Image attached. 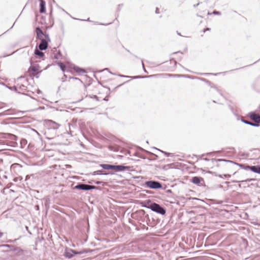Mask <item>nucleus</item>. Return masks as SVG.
<instances>
[{
	"instance_id": "nucleus-21",
	"label": "nucleus",
	"mask_w": 260,
	"mask_h": 260,
	"mask_svg": "<svg viewBox=\"0 0 260 260\" xmlns=\"http://www.w3.org/2000/svg\"><path fill=\"white\" fill-rule=\"evenodd\" d=\"M53 58H54V59H58V57L57 55H54V56L53 57Z\"/></svg>"
},
{
	"instance_id": "nucleus-17",
	"label": "nucleus",
	"mask_w": 260,
	"mask_h": 260,
	"mask_svg": "<svg viewBox=\"0 0 260 260\" xmlns=\"http://www.w3.org/2000/svg\"><path fill=\"white\" fill-rule=\"evenodd\" d=\"M29 69L33 72H36L38 71V68L36 66H32L30 67Z\"/></svg>"
},
{
	"instance_id": "nucleus-10",
	"label": "nucleus",
	"mask_w": 260,
	"mask_h": 260,
	"mask_svg": "<svg viewBox=\"0 0 260 260\" xmlns=\"http://www.w3.org/2000/svg\"><path fill=\"white\" fill-rule=\"evenodd\" d=\"M252 120L255 121V123L259 124L260 123V115L258 114L253 113L250 115Z\"/></svg>"
},
{
	"instance_id": "nucleus-24",
	"label": "nucleus",
	"mask_w": 260,
	"mask_h": 260,
	"mask_svg": "<svg viewBox=\"0 0 260 260\" xmlns=\"http://www.w3.org/2000/svg\"><path fill=\"white\" fill-rule=\"evenodd\" d=\"M2 236H3V233L0 232V238L2 237Z\"/></svg>"
},
{
	"instance_id": "nucleus-1",
	"label": "nucleus",
	"mask_w": 260,
	"mask_h": 260,
	"mask_svg": "<svg viewBox=\"0 0 260 260\" xmlns=\"http://www.w3.org/2000/svg\"><path fill=\"white\" fill-rule=\"evenodd\" d=\"M143 207L150 209L152 211L161 215H164L166 213V210L163 207L155 203H151L150 201H148L147 204L144 205Z\"/></svg>"
},
{
	"instance_id": "nucleus-29",
	"label": "nucleus",
	"mask_w": 260,
	"mask_h": 260,
	"mask_svg": "<svg viewBox=\"0 0 260 260\" xmlns=\"http://www.w3.org/2000/svg\"><path fill=\"white\" fill-rule=\"evenodd\" d=\"M177 33H178V35H180V33H179V32H177Z\"/></svg>"
},
{
	"instance_id": "nucleus-9",
	"label": "nucleus",
	"mask_w": 260,
	"mask_h": 260,
	"mask_svg": "<svg viewBox=\"0 0 260 260\" xmlns=\"http://www.w3.org/2000/svg\"><path fill=\"white\" fill-rule=\"evenodd\" d=\"M36 33H37V36H38V38L39 39H43V36H45V37L46 38H48L49 36L48 35H44L43 31L42 30V29L40 28V27H37L36 28Z\"/></svg>"
},
{
	"instance_id": "nucleus-12",
	"label": "nucleus",
	"mask_w": 260,
	"mask_h": 260,
	"mask_svg": "<svg viewBox=\"0 0 260 260\" xmlns=\"http://www.w3.org/2000/svg\"><path fill=\"white\" fill-rule=\"evenodd\" d=\"M257 166H247V168L253 172L258 173V168Z\"/></svg>"
},
{
	"instance_id": "nucleus-26",
	"label": "nucleus",
	"mask_w": 260,
	"mask_h": 260,
	"mask_svg": "<svg viewBox=\"0 0 260 260\" xmlns=\"http://www.w3.org/2000/svg\"><path fill=\"white\" fill-rule=\"evenodd\" d=\"M214 14H218V13H219V12H216V11H215V12H214Z\"/></svg>"
},
{
	"instance_id": "nucleus-2",
	"label": "nucleus",
	"mask_w": 260,
	"mask_h": 260,
	"mask_svg": "<svg viewBox=\"0 0 260 260\" xmlns=\"http://www.w3.org/2000/svg\"><path fill=\"white\" fill-rule=\"evenodd\" d=\"M101 166L105 170H115L116 171H123L124 170L131 171V167L122 165L114 166L109 164H102Z\"/></svg>"
},
{
	"instance_id": "nucleus-19",
	"label": "nucleus",
	"mask_w": 260,
	"mask_h": 260,
	"mask_svg": "<svg viewBox=\"0 0 260 260\" xmlns=\"http://www.w3.org/2000/svg\"><path fill=\"white\" fill-rule=\"evenodd\" d=\"M254 180V179H247V180H246V181H247V182H250V181H252V180Z\"/></svg>"
},
{
	"instance_id": "nucleus-6",
	"label": "nucleus",
	"mask_w": 260,
	"mask_h": 260,
	"mask_svg": "<svg viewBox=\"0 0 260 260\" xmlns=\"http://www.w3.org/2000/svg\"><path fill=\"white\" fill-rule=\"evenodd\" d=\"M191 182L194 184H197L200 186L205 185V182L204 179L201 177H193L192 178Z\"/></svg>"
},
{
	"instance_id": "nucleus-3",
	"label": "nucleus",
	"mask_w": 260,
	"mask_h": 260,
	"mask_svg": "<svg viewBox=\"0 0 260 260\" xmlns=\"http://www.w3.org/2000/svg\"><path fill=\"white\" fill-rule=\"evenodd\" d=\"M146 186L152 189H158L162 187L161 184L156 181H148L145 182Z\"/></svg>"
},
{
	"instance_id": "nucleus-22",
	"label": "nucleus",
	"mask_w": 260,
	"mask_h": 260,
	"mask_svg": "<svg viewBox=\"0 0 260 260\" xmlns=\"http://www.w3.org/2000/svg\"><path fill=\"white\" fill-rule=\"evenodd\" d=\"M155 13H159V12H158V8H157L156 9Z\"/></svg>"
},
{
	"instance_id": "nucleus-27",
	"label": "nucleus",
	"mask_w": 260,
	"mask_h": 260,
	"mask_svg": "<svg viewBox=\"0 0 260 260\" xmlns=\"http://www.w3.org/2000/svg\"><path fill=\"white\" fill-rule=\"evenodd\" d=\"M13 136L15 138V139L16 138V136L15 135H13Z\"/></svg>"
},
{
	"instance_id": "nucleus-15",
	"label": "nucleus",
	"mask_w": 260,
	"mask_h": 260,
	"mask_svg": "<svg viewBox=\"0 0 260 260\" xmlns=\"http://www.w3.org/2000/svg\"><path fill=\"white\" fill-rule=\"evenodd\" d=\"M74 69L76 71V72H77L79 74L84 73L85 72L83 69H80L78 67L75 68Z\"/></svg>"
},
{
	"instance_id": "nucleus-20",
	"label": "nucleus",
	"mask_w": 260,
	"mask_h": 260,
	"mask_svg": "<svg viewBox=\"0 0 260 260\" xmlns=\"http://www.w3.org/2000/svg\"><path fill=\"white\" fill-rule=\"evenodd\" d=\"M161 152H162V153H165V154L166 155H167V156H169V153H167V152H164V151H161Z\"/></svg>"
},
{
	"instance_id": "nucleus-11",
	"label": "nucleus",
	"mask_w": 260,
	"mask_h": 260,
	"mask_svg": "<svg viewBox=\"0 0 260 260\" xmlns=\"http://www.w3.org/2000/svg\"><path fill=\"white\" fill-rule=\"evenodd\" d=\"M40 12L41 13H43L45 12L46 9H45V5L46 3L44 0H40Z\"/></svg>"
},
{
	"instance_id": "nucleus-7",
	"label": "nucleus",
	"mask_w": 260,
	"mask_h": 260,
	"mask_svg": "<svg viewBox=\"0 0 260 260\" xmlns=\"http://www.w3.org/2000/svg\"><path fill=\"white\" fill-rule=\"evenodd\" d=\"M82 253V252H81V251L76 252V251L73 250L72 249H70L69 250L66 251L64 252V255L65 257H66L68 258H71V257H72L73 256L74 254H80Z\"/></svg>"
},
{
	"instance_id": "nucleus-4",
	"label": "nucleus",
	"mask_w": 260,
	"mask_h": 260,
	"mask_svg": "<svg viewBox=\"0 0 260 260\" xmlns=\"http://www.w3.org/2000/svg\"><path fill=\"white\" fill-rule=\"evenodd\" d=\"M2 246L3 247H9L10 248V250L9 251H13L14 252V253L16 255H19L23 252V250L19 247H16V246H15L13 245H8V244L3 245Z\"/></svg>"
},
{
	"instance_id": "nucleus-8",
	"label": "nucleus",
	"mask_w": 260,
	"mask_h": 260,
	"mask_svg": "<svg viewBox=\"0 0 260 260\" xmlns=\"http://www.w3.org/2000/svg\"><path fill=\"white\" fill-rule=\"evenodd\" d=\"M41 42L39 44V48L41 50H44L47 48L48 47V43L46 40L44 39H40Z\"/></svg>"
},
{
	"instance_id": "nucleus-18",
	"label": "nucleus",
	"mask_w": 260,
	"mask_h": 260,
	"mask_svg": "<svg viewBox=\"0 0 260 260\" xmlns=\"http://www.w3.org/2000/svg\"><path fill=\"white\" fill-rule=\"evenodd\" d=\"M94 174H97V175H101V174H103L102 173V171H101V170H98L97 171H95L94 172ZM104 175H106L107 174L105 173L104 174Z\"/></svg>"
},
{
	"instance_id": "nucleus-13",
	"label": "nucleus",
	"mask_w": 260,
	"mask_h": 260,
	"mask_svg": "<svg viewBox=\"0 0 260 260\" xmlns=\"http://www.w3.org/2000/svg\"><path fill=\"white\" fill-rule=\"evenodd\" d=\"M242 121L244 123H246V124H249V125H252V126H259L258 124L255 123V122L253 123V122H250V121H247V120H242Z\"/></svg>"
},
{
	"instance_id": "nucleus-14",
	"label": "nucleus",
	"mask_w": 260,
	"mask_h": 260,
	"mask_svg": "<svg viewBox=\"0 0 260 260\" xmlns=\"http://www.w3.org/2000/svg\"><path fill=\"white\" fill-rule=\"evenodd\" d=\"M57 64L58 66L60 67V69L63 71L64 72L65 69H66V66L65 65L62 63V62H57Z\"/></svg>"
},
{
	"instance_id": "nucleus-5",
	"label": "nucleus",
	"mask_w": 260,
	"mask_h": 260,
	"mask_svg": "<svg viewBox=\"0 0 260 260\" xmlns=\"http://www.w3.org/2000/svg\"><path fill=\"white\" fill-rule=\"evenodd\" d=\"M95 188L96 187L95 186L82 183L79 184L74 187L75 189H81L83 190H89Z\"/></svg>"
},
{
	"instance_id": "nucleus-23",
	"label": "nucleus",
	"mask_w": 260,
	"mask_h": 260,
	"mask_svg": "<svg viewBox=\"0 0 260 260\" xmlns=\"http://www.w3.org/2000/svg\"><path fill=\"white\" fill-rule=\"evenodd\" d=\"M210 30V28H207V29H204V32H205V31H206V30Z\"/></svg>"
},
{
	"instance_id": "nucleus-25",
	"label": "nucleus",
	"mask_w": 260,
	"mask_h": 260,
	"mask_svg": "<svg viewBox=\"0 0 260 260\" xmlns=\"http://www.w3.org/2000/svg\"><path fill=\"white\" fill-rule=\"evenodd\" d=\"M258 174H260V167H258Z\"/></svg>"
},
{
	"instance_id": "nucleus-28",
	"label": "nucleus",
	"mask_w": 260,
	"mask_h": 260,
	"mask_svg": "<svg viewBox=\"0 0 260 260\" xmlns=\"http://www.w3.org/2000/svg\"><path fill=\"white\" fill-rule=\"evenodd\" d=\"M167 191H168V192H170V191H171V190H168Z\"/></svg>"
},
{
	"instance_id": "nucleus-16",
	"label": "nucleus",
	"mask_w": 260,
	"mask_h": 260,
	"mask_svg": "<svg viewBox=\"0 0 260 260\" xmlns=\"http://www.w3.org/2000/svg\"><path fill=\"white\" fill-rule=\"evenodd\" d=\"M35 54H36L39 56H41V57H42L44 56V53L37 50V49H36L35 50Z\"/></svg>"
}]
</instances>
